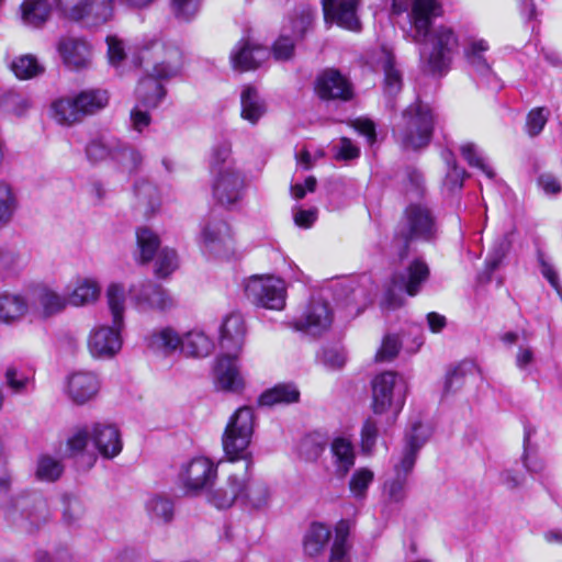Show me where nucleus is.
<instances>
[{
  "label": "nucleus",
  "mask_w": 562,
  "mask_h": 562,
  "mask_svg": "<svg viewBox=\"0 0 562 562\" xmlns=\"http://www.w3.org/2000/svg\"><path fill=\"white\" fill-rule=\"evenodd\" d=\"M255 429V414L250 406H241L231 416L222 442L229 462L243 461V473L232 472L225 486L210 493V502L217 508H228L236 501L254 509L269 505L270 491L262 482L250 481L252 468L251 453L248 451Z\"/></svg>",
  "instance_id": "obj_1"
},
{
  "label": "nucleus",
  "mask_w": 562,
  "mask_h": 562,
  "mask_svg": "<svg viewBox=\"0 0 562 562\" xmlns=\"http://www.w3.org/2000/svg\"><path fill=\"white\" fill-rule=\"evenodd\" d=\"M106 304L112 317V325H99L91 329L88 337V349L93 358H113L122 348V330L124 329L125 288L121 283H110L106 292Z\"/></svg>",
  "instance_id": "obj_2"
},
{
  "label": "nucleus",
  "mask_w": 562,
  "mask_h": 562,
  "mask_svg": "<svg viewBox=\"0 0 562 562\" xmlns=\"http://www.w3.org/2000/svg\"><path fill=\"white\" fill-rule=\"evenodd\" d=\"M419 52L422 65L432 75H446L460 52V35L452 25L439 24L428 31Z\"/></svg>",
  "instance_id": "obj_3"
},
{
  "label": "nucleus",
  "mask_w": 562,
  "mask_h": 562,
  "mask_svg": "<svg viewBox=\"0 0 562 562\" xmlns=\"http://www.w3.org/2000/svg\"><path fill=\"white\" fill-rule=\"evenodd\" d=\"M439 235V226L432 211L422 203L409 204L397 225L393 247L402 259L408 255L409 244L414 240L434 243Z\"/></svg>",
  "instance_id": "obj_4"
},
{
  "label": "nucleus",
  "mask_w": 562,
  "mask_h": 562,
  "mask_svg": "<svg viewBox=\"0 0 562 562\" xmlns=\"http://www.w3.org/2000/svg\"><path fill=\"white\" fill-rule=\"evenodd\" d=\"M10 484L8 474L0 477V505L5 518L27 531L46 522L50 516L46 499L36 493L9 497Z\"/></svg>",
  "instance_id": "obj_5"
},
{
  "label": "nucleus",
  "mask_w": 562,
  "mask_h": 562,
  "mask_svg": "<svg viewBox=\"0 0 562 562\" xmlns=\"http://www.w3.org/2000/svg\"><path fill=\"white\" fill-rule=\"evenodd\" d=\"M435 114L430 106L420 101L409 104L394 125L393 134L406 150L426 147L432 137Z\"/></svg>",
  "instance_id": "obj_6"
},
{
  "label": "nucleus",
  "mask_w": 562,
  "mask_h": 562,
  "mask_svg": "<svg viewBox=\"0 0 562 562\" xmlns=\"http://www.w3.org/2000/svg\"><path fill=\"white\" fill-rule=\"evenodd\" d=\"M429 435V429L422 422L414 420L409 424L401 459L394 464V477L384 484V492L390 502L401 503L405 499L407 477L413 471L418 451L425 445Z\"/></svg>",
  "instance_id": "obj_7"
},
{
  "label": "nucleus",
  "mask_w": 562,
  "mask_h": 562,
  "mask_svg": "<svg viewBox=\"0 0 562 562\" xmlns=\"http://www.w3.org/2000/svg\"><path fill=\"white\" fill-rule=\"evenodd\" d=\"M108 102L109 95L105 90H83L76 95L55 100L50 105L52 117L59 125L70 126L102 110Z\"/></svg>",
  "instance_id": "obj_8"
},
{
  "label": "nucleus",
  "mask_w": 562,
  "mask_h": 562,
  "mask_svg": "<svg viewBox=\"0 0 562 562\" xmlns=\"http://www.w3.org/2000/svg\"><path fill=\"white\" fill-rule=\"evenodd\" d=\"M135 64L156 78L169 79L180 72L182 53L177 45L154 38L139 47Z\"/></svg>",
  "instance_id": "obj_9"
},
{
  "label": "nucleus",
  "mask_w": 562,
  "mask_h": 562,
  "mask_svg": "<svg viewBox=\"0 0 562 562\" xmlns=\"http://www.w3.org/2000/svg\"><path fill=\"white\" fill-rule=\"evenodd\" d=\"M407 390L406 381L397 373L386 371L378 374L372 380L373 413L376 415L390 413L392 422H395L405 405Z\"/></svg>",
  "instance_id": "obj_10"
},
{
  "label": "nucleus",
  "mask_w": 562,
  "mask_h": 562,
  "mask_svg": "<svg viewBox=\"0 0 562 562\" xmlns=\"http://www.w3.org/2000/svg\"><path fill=\"white\" fill-rule=\"evenodd\" d=\"M392 10L396 14L407 13V37L414 43H422L434 27V21L443 14L442 4L438 0H393Z\"/></svg>",
  "instance_id": "obj_11"
},
{
  "label": "nucleus",
  "mask_w": 562,
  "mask_h": 562,
  "mask_svg": "<svg viewBox=\"0 0 562 562\" xmlns=\"http://www.w3.org/2000/svg\"><path fill=\"white\" fill-rule=\"evenodd\" d=\"M56 10L86 27H99L113 19L114 0H55Z\"/></svg>",
  "instance_id": "obj_12"
},
{
  "label": "nucleus",
  "mask_w": 562,
  "mask_h": 562,
  "mask_svg": "<svg viewBox=\"0 0 562 562\" xmlns=\"http://www.w3.org/2000/svg\"><path fill=\"white\" fill-rule=\"evenodd\" d=\"M245 294L252 304L263 308L280 311L285 306V284L273 276L250 277L245 284Z\"/></svg>",
  "instance_id": "obj_13"
},
{
  "label": "nucleus",
  "mask_w": 562,
  "mask_h": 562,
  "mask_svg": "<svg viewBox=\"0 0 562 562\" xmlns=\"http://www.w3.org/2000/svg\"><path fill=\"white\" fill-rule=\"evenodd\" d=\"M490 44L486 40L476 36H469L463 44V58L471 75L481 83L491 89L502 87L498 77L486 57Z\"/></svg>",
  "instance_id": "obj_14"
},
{
  "label": "nucleus",
  "mask_w": 562,
  "mask_h": 562,
  "mask_svg": "<svg viewBox=\"0 0 562 562\" xmlns=\"http://www.w3.org/2000/svg\"><path fill=\"white\" fill-rule=\"evenodd\" d=\"M333 319L329 303L317 295L311 297L301 315L292 322V327L311 336H321L330 328Z\"/></svg>",
  "instance_id": "obj_15"
},
{
  "label": "nucleus",
  "mask_w": 562,
  "mask_h": 562,
  "mask_svg": "<svg viewBox=\"0 0 562 562\" xmlns=\"http://www.w3.org/2000/svg\"><path fill=\"white\" fill-rule=\"evenodd\" d=\"M246 189V176L237 166H228L214 175L213 195L224 206L237 205L244 199Z\"/></svg>",
  "instance_id": "obj_16"
},
{
  "label": "nucleus",
  "mask_w": 562,
  "mask_h": 562,
  "mask_svg": "<svg viewBox=\"0 0 562 562\" xmlns=\"http://www.w3.org/2000/svg\"><path fill=\"white\" fill-rule=\"evenodd\" d=\"M198 243L204 252L223 256L233 249V235L229 225L222 218L210 215L201 223Z\"/></svg>",
  "instance_id": "obj_17"
},
{
  "label": "nucleus",
  "mask_w": 562,
  "mask_h": 562,
  "mask_svg": "<svg viewBox=\"0 0 562 562\" xmlns=\"http://www.w3.org/2000/svg\"><path fill=\"white\" fill-rule=\"evenodd\" d=\"M216 470L209 458L195 457L182 465L179 480L187 493L195 495L213 483Z\"/></svg>",
  "instance_id": "obj_18"
},
{
  "label": "nucleus",
  "mask_w": 562,
  "mask_h": 562,
  "mask_svg": "<svg viewBox=\"0 0 562 562\" xmlns=\"http://www.w3.org/2000/svg\"><path fill=\"white\" fill-rule=\"evenodd\" d=\"M360 0H322L324 21L337 24L349 31H359L360 21L357 14Z\"/></svg>",
  "instance_id": "obj_19"
},
{
  "label": "nucleus",
  "mask_w": 562,
  "mask_h": 562,
  "mask_svg": "<svg viewBox=\"0 0 562 562\" xmlns=\"http://www.w3.org/2000/svg\"><path fill=\"white\" fill-rule=\"evenodd\" d=\"M315 91L324 100L348 101L353 95L349 79L334 68H327L317 76Z\"/></svg>",
  "instance_id": "obj_20"
},
{
  "label": "nucleus",
  "mask_w": 562,
  "mask_h": 562,
  "mask_svg": "<svg viewBox=\"0 0 562 562\" xmlns=\"http://www.w3.org/2000/svg\"><path fill=\"white\" fill-rule=\"evenodd\" d=\"M238 353L223 352L214 366V383L217 390L239 393L245 381L237 364Z\"/></svg>",
  "instance_id": "obj_21"
},
{
  "label": "nucleus",
  "mask_w": 562,
  "mask_h": 562,
  "mask_svg": "<svg viewBox=\"0 0 562 562\" xmlns=\"http://www.w3.org/2000/svg\"><path fill=\"white\" fill-rule=\"evenodd\" d=\"M132 299L139 311H166L173 306L169 293L158 284L144 282L130 289Z\"/></svg>",
  "instance_id": "obj_22"
},
{
  "label": "nucleus",
  "mask_w": 562,
  "mask_h": 562,
  "mask_svg": "<svg viewBox=\"0 0 562 562\" xmlns=\"http://www.w3.org/2000/svg\"><path fill=\"white\" fill-rule=\"evenodd\" d=\"M270 56L267 47L250 40L239 41L231 53V61L235 69L245 71L260 67Z\"/></svg>",
  "instance_id": "obj_23"
},
{
  "label": "nucleus",
  "mask_w": 562,
  "mask_h": 562,
  "mask_svg": "<svg viewBox=\"0 0 562 562\" xmlns=\"http://www.w3.org/2000/svg\"><path fill=\"white\" fill-rule=\"evenodd\" d=\"M57 49L64 64L71 69L80 70L91 63V45L85 38L64 37Z\"/></svg>",
  "instance_id": "obj_24"
},
{
  "label": "nucleus",
  "mask_w": 562,
  "mask_h": 562,
  "mask_svg": "<svg viewBox=\"0 0 562 562\" xmlns=\"http://www.w3.org/2000/svg\"><path fill=\"white\" fill-rule=\"evenodd\" d=\"M429 274L430 270L426 261L417 258L411 261L402 272L394 274L393 284L408 295L415 296L420 292Z\"/></svg>",
  "instance_id": "obj_25"
},
{
  "label": "nucleus",
  "mask_w": 562,
  "mask_h": 562,
  "mask_svg": "<svg viewBox=\"0 0 562 562\" xmlns=\"http://www.w3.org/2000/svg\"><path fill=\"white\" fill-rule=\"evenodd\" d=\"M100 389V381L98 376L88 371H78L68 376L67 394L70 400L79 405H82L98 394Z\"/></svg>",
  "instance_id": "obj_26"
},
{
  "label": "nucleus",
  "mask_w": 562,
  "mask_h": 562,
  "mask_svg": "<svg viewBox=\"0 0 562 562\" xmlns=\"http://www.w3.org/2000/svg\"><path fill=\"white\" fill-rule=\"evenodd\" d=\"M245 322L240 314L232 313L221 327L220 346L223 352L239 353L245 340Z\"/></svg>",
  "instance_id": "obj_27"
},
{
  "label": "nucleus",
  "mask_w": 562,
  "mask_h": 562,
  "mask_svg": "<svg viewBox=\"0 0 562 562\" xmlns=\"http://www.w3.org/2000/svg\"><path fill=\"white\" fill-rule=\"evenodd\" d=\"M91 439L103 458L113 459L122 451L121 435L114 425L94 424L91 430Z\"/></svg>",
  "instance_id": "obj_28"
},
{
  "label": "nucleus",
  "mask_w": 562,
  "mask_h": 562,
  "mask_svg": "<svg viewBox=\"0 0 562 562\" xmlns=\"http://www.w3.org/2000/svg\"><path fill=\"white\" fill-rule=\"evenodd\" d=\"M266 112L267 104L259 91L254 86H244L240 92L241 119L256 125Z\"/></svg>",
  "instance_id": "obj_29"
},
{
  "label": "nucleus",
  "mask_w": 562,
  "mask_h": 562,
  "mask_svg": "<svg viewBox=\"0 0 562 562\" xmlns=\"http://www.w3.org/2000/svg\"><path fill=\"white\" fill-rule=\"evenodd\" d=\"M27 299L15 292L0 293V322L3 324H14L22 319L29 312Z\"/></svg>",
  "instance_id": "obj_30"
},
{
  "label": "nucleus",
  "mask_w": 562,
  "mask_h": 562,
  "mask_svg": "<svg viewBox=\"0 0 562 562\" xmlns=\"http://www.w3.org/2000/svg\"><path fill=\"white\" fill-rule=\"evenodd\" d=\"M333 464L338 477H345L356 462V452L352 442L345 437H336L330 443Z\"/></svg>",
  "instance_id": "obj_31"
},
{
  "label": "nucleus",
  "mask_w": 562,
  "mask_h": 562,
  "mask_svg": "<svg viewBox=\"0 0 562 562\" xmlns=\"http://www.w3.org/2000/svg\"><path fill=\"white\" fill-rule=\"evenodd\" d=\"M160 79L148 72V76L139 80L136 88L138 105L144 109H155L159 105L166 95V90L159 82Z\"/></svg>",
  "instance_id": "obj_32"
},
{
  "label": "nucleus",
  "mask_w": 562,
  "mask_h": 562,
  "mask_svg": "<svg viewBox=\"0 0 562 562\" xmlns=\"http://www.w3.org/2000/svg\"><path fill=\"white\" fill-rule=\"evenodd\" d=\"M101 293L99 282L93 278H78L75 286L68 294V302L72 306H85L98 301Z\"/></svg>",
  "instance_id": "obj_33"
},
{
  "label": "nucleus",
  "mask_w": 562,
  "mask_h": 562,
  "mask_svg": "<svg viewBox=\"0 0 562 562\" xmlns=\"http://www.w3.org/2000/svg\"><path fill=\"white\" fill-rule=\"evenodd\" d=\"M213 349V341L201 330H191L181 336L180 351L189 357H206Z\"/></svg>",
  "instance_id": "obj_34"
},
{
  "label": "nucleus",
  "mask_w": 562,
  "mask_h": 562,
  "mask_svg": "<svg viewBox=\"0 0 562 562\" xmlns=\"http://www.w3.org/2000/svg\"><path fill=\"white\" fill-rule=\"evenodd\" d=\"M300 392L294 384L280 383L265 391L258 398L260 406H273L277 404H291L297 402Z\"/></svg>",
  "instance_id": "obj_35"
},
{
  "label": "nucleus",
  "mask_w": 562,
  "mask_h": 562,
  "mask_svg": "<svg viewBox=\"0 0 562 562\" xmlns=\"http://www.w3.org/2000/svg\"><path fill=\"white\" fill-rule=\"evenodd\" d=\"M148 347L156 352L169 356L180 349L181 336L170 327L153 331L147 339Z\"/></svg>",
  "instance_id": "obj_36"
},
{
  "label": "nucleus",
  "mask_w": 562,
  "mask_h": 562,
  "mask_svg": "<svg viewBox=\"0 0 562 562\" xmlns=\"http://www.w3.org/2000/svg\"><path fill=\"white\" fill-rule=\"evenodd\" d=\"M52 8L47 0H24L21 4V18L32 27L42 26L50 16Z\"/></svg>",
  "instance_id": "obj_37"
},
{
  "label": "nucleus",
  "mask_w": 562,
  "mask_h": 562,
  "mask_svg": "<svg viewBox=\"0 0 562 562\" xmlns=\"http://www.w3.org/2000/svg\"><path fill=\"white\" fill-rule=\"evenodd\" d=\"M380 65L384 74V93L392 97L397 94L403 86L402 72L395 65V58L391 52L383 50Z\"/></svg>",
  "instance_id": "obj_38"
},
{
  "label": "nucleus",
  "mask_w": 562,
  "mask_h": 562,
  "mask_svg": "<svg viewBox=\"0 0 562 562\" xmlns=\"http://www.w3.org/2000/svg\"><path fill=\"white\" fill-rule=\"evenodd\" d=\"M34 295L42 308V314L45 317H49L61 312L69 303L68 297L57 293L46 285L37 286Z\"/></svg>",
  "instance_id": "obj_39"
},
{
  "label": "nucleus",
  "mask_w": 562,
  "mask_h": 562,
  "mask_svg": "<svg viewBox=\"0 0 562 562\" xmlns=\"http://www.w3.org/2000/svg\"><path fill=\"white\" fill-rule=\"evenodd\" d=\"M19 205V199L13 188L5 181H0V228L11 223Z\"/></svg>",
  "instance_id": "obj_40"
},
{
  "label": "nucleus",
  "mask_w": 562,
  "mask_h": 562,
  "mask_svg": "<svg viewBox=\"0 0 562 562\" xmlns=\"http://www.w3.org/2000/svg\"><path fill=\"white\" fill-rule=\"evenodd\" d=\"M116 146L115 138L91 139L85 148L86 157L91 164H99L108 158L113 160Z\"/></svg>",
  "instance_id": "obj_41"
},
{
  "label": "nucleus",
  "mask_w": 562,
  "mask_h": 562,
  "mask_svg": "<svg viewBox=\"0 0 562 562\" xmlns=\"http://www.w3.org/2000/svg\"><path fill=\"white\" fill-rule=\"evenodd\" d=\"M334 296L337 301H345L346 306H358L360 303L359 297L364 296V291L359 286V283L353 279H344L333 284ZM360 308L357 307V314Z\"/></svg>",
  "instance_id": "obj_42"
},
{
  "label": "nucleus",
  "mask_w": 562,
  "mask_h": 562,
  "mask_svg": "<svg viewBox=\"0 0 562 562\" xmlns=\"http://www.w3.org/2000/svg\"><path fill=\"white\" fill-rule=\"evenodd\" d=\"M329 538L330 531L325 525L312 524L304 537V551L311 557L317 555L325 548Z\"/></svg>",
  "instance_id": "obj_43"
},
{
  "label": "nucleus",
  "mask_w": 562,
  "mask_h": 562,
  "mask_svg": "<svg viewBox=\"0 0 562 562\" xmlns=\"http://www.w3.org/2000/svg\"><path fill=\"white\" fill-rule=\"evenodd\" d=\"M137 247L139 250V260L142 263L149 262L160 246L158 235L148 227H139L136 231Z\"/></svg>",
  "instance_id": "obj_44"
},
{
  "label": "nucleus",
  "mask_w": 562,
  "mask_h": 562,
  "mask_svg": "<svg viewBox=\"0 0 562 562\" xmlns=\"http://www.w3.org/2000/svg\"><path fill=\"white\" fill-rule=\"evenodd\" d=\"M134 192L139 205L144 206L146 214H153L160 205V195L156 186L147 180L135 183Z\"/></svg>",
  "instance_id": "obj_45"
},
{
  "label": "nucleus",
  "mask_w": 562,
  "mask_h": 562,
  "mask_svg": "<svg viewBox=\"0 0 562 562\" xmlns=\"http://www.w3.org/2000/svg\"><path fill=\"white\" fill-rule=\"evenodd\" d=\"M10 68L16 78L23 80L32 79L44 72V67L32 54H25L15 57L11 61Z\"/></svg>",
  "instance_id": "obj_46"
},
{
  "label": "nucleus",
  "mask_w": 562,
  "mask_h": 562,
  "mask_svg": "<svg viewBox=\"0 0 562 562\" xmlns=\"http://www.w3.org/2000/svg\"><path fill=\"white\" fill-rule=\"evenodd\" d=\"M350 532L349 522L340 520L335 528V539L330 552L331 562H349L348 551L350 546L348 537Z\"/></svg>",
  "instance_id": "obj_47"
},
{
  "label": "nucleus",
  "mask_w": 562,
  "mask_h": 562,
  "mask_svg": "<svg viewBox=\"0 0 562 562\" xmlns=\"http://www.w3.org/2000/svg\"><path fill=\"white\" fill-rule=\"evenodd\" d=\"M146 510L151 520L166 524L172 520L175 507L170 498L155 495L147 501Z\"/></svg>",
  "instance_id": "obj_48"
},
{
  "label": "nucleus",
  "mask_w": 562,
  "mask_h": 562,
  "mask_svg": "<svg viewBox=\"0 0 562 562\" xmlns=\"http://www.w3.org/2000/svg\"><path fill=\"white\" fill-rule=\"evenodd\" d=\"M113 161H115L123 171L132 173L142 165L143 156L135 148L128 147L117 139Z\"/></svg>",
  "instance_id": "obj_49"
},
{
  "label": "nucleus",
  "mask_w": 562,
  "mask_h": 562,
  "mask_svg": "<svg viewBox=\"0 0 562 562\" xmlns=\"http://www.w3.org/2000/svg\"><path fill=\"white\" fill-rule=\"evenodd\" d=\"M374 480V473L368 468L357 469L350 476L348 486L350 494L357 501L367 498L368 490Z\"/></svg>",
  "instance_id": "obj_50"
},
{
  "label": "nucleus",
  "mask_w": 562,
  "mask_h": 562,
  "mask_svg": "<svg viewBox=\"0 0 562 562\" xmlns=\"http://www.w3.org/2000/svg\"><path fill=\"white\" fill-rule=\"evenodd\" d=\"M325 447L326 441L322 436L307 435L301 440L299 452L305 461L315 462L324 452Z\"/></svg>",
  "instance_id": "obj_51"
},
{
  "label": "nucleus",
  "mask_w": 562,
  "mask_h": 562,
  "mask_svg": "<svg viewBox=\"0 0 562 562\" xmlns=\"http://www.w3.org/2000/svg\"><path fill=\"white\" fill-rule=\"evenodd\" d=\"M64 467L59 460L50 456H42L37 461L36 477L41 481L54 482L61 475Z\"/></svg>",
  "instance_id": "obj_52"
},
{
  "label": "nucleus",
  "mask_w": 562,
  "mask_h": 562,
  "mask_svg": "<svg viewBox=\"0 0 562 562\" xmlns=\"http://www.w3.org/2000/svg\"><path fill=\"white\" fill-rule=\"evenodd\" d=\"M460 151L469 166L480 169L490 179L494 177L493 169L485 162L482 151L475 144L465 143L461 145Z\"/></svg>",
  "instance_id": "obj_53"
},
{
  "label": "nucleus",
  "mask_w": 562,
  "mask_h": 562,
  "mask_svg": "<svg viewBox=\"0 0 562 562\" xmlns=\"http://www.w3.org/2000/svg\"><path fill=\"white\" fill-rule=\"evenodd\" d=\"M210 166L214 175L218 173L221 170L228 166H236L232 157V147L229 143L223 142L213 147Z\"/></svg>",
  "instance_id": "obj_54"
},
{
  "label": "nucleus",
  "mask_w": 562,
  "mask_h": 562,
  "mask_svg": "<svg viewBox=\"0 0 562 562\" xmlns=\"http://www.w3.org/2000/svg\"><path fill=\"white\" fill-rule=\"evenodd\" d=\"M452 158H453L452 153L447 151L445 154V159L448 165V171H447L446 178L443 180V186L451 193H453L462 188L463 181H464V178L467 175L465 170L458 167L456 161Z\"/></svg>",
  "instance_id": "obj_55"
},
{
  "label": "nucleus",
  "mask_w": 562,
  "mask_h": 562,
  "mask_svg": "<svg viewBox=\"0 0 562 562\" xmlns=\"http://www.w3.org/2000/svg\"><path fill=\"white\" fill-rule=\"evenodd\" d=\"M178 268V256L173 249L161 248L156 258L155 273L159 278H166Z\"/></svg>",
  "instance_id": "obj_56"
},
{
  "label": "nucleus",
  "mask_w": 562,
  "mask_h": 562,
  "mask_svg": "<svg viewBox=\"0 0 562 562\" xmlns=\"http://www.w3.org/2000/svg\"><path fill=\"white\" fill-rule=\"evenodd\" d=\"M379 438L376 420L369 417L364 420L360 430V448L363 454H371Z\"/></svg>",
  "instance_id": "obj_57"
},
{
  "label": "nucleus",
  "mask_w": 562,
  "mask_h": 562,
  "mask_svg": "<svg viewBox=\"0 0 562 562\" xmlns=\"http://www.w3.org/2000/svg\"><path fill=\"white\" fill-rule=\"evenodd\" d=\"M525 469L530 474H542L546 470V462L536 449L530 448L529 437L525 436L524 454L521 457Z\"/></svg>",
  "instance_id": "obj_58"
},
{
  "label": "nucleus",
  "mask_w": 562,
  "mask_h": 562,
  "mask_svg": "<svg viewBox=\"0 0 562 562\" xmlns=\"http://www.w3.org/2000/svg\"><path fill=\"white\" fill-rule=\"evenodd\" d=\"M202 0H171V10L178 20L189 22L200 11Z\"/></svg>",
  "instance_id": "obj_59"
},
{
  "label": "nucleus",
  "mask_w": 562,
  "mask_h": 562,
  "mask_svg": "<svg viewBox=\"0 0 562 562\" xmlns=\"http://www.w3.org/2000/svg\"><path fill=\"white\" fill-rule=\"evenodd\" d=\"M5 381L9 389L16 394L25 393L32 386L33 381L15 368H8L5 371Z\"/></svg>",
  "instance_id": "obj_60"
},
{
  "label": "nucleus",
  "mask_w": 562,
  "mask_h": 562,
  "mask_svg": "<svg viewBox=\"0 0 562 562\" xmlns=\"http://www.w3.org/2000/svg\"><path fill=\"white\" fill-rule=\"evenodd\" d=\"M549 112L544 108L532 109L526 120V131L529 136L539 135L548 122Z\"/></svg>",
  "instance_id": "obj_61"
},
{
  "label": "nucleus",
  "mask_w": 562,
  "mask_h": 562,
  "mask_svg": "<svg viewBox=\"0 0 562 562\" xmlns=\"http://www.w3.org/2000/svg\"><path fill=\"white\" fill-rule=\"evenodd\" d=\"M106 44L110 65L115 68H120L126 58L123 41L115 35H110L106 37Z\"/></svg>",
  "instance_id": "obj_62"
},
{
  "label": "nucleus",
  "mask_w": 562,
  "mask_h": 562,
  "mask_svg": "<svg viewBox=\"0 0 562 562\" xmlns=\"http://www.w3.org/2000/svg\"><path fill=\"white\" fill-rule=\"evenodd\" d=\"M333 151L336 160L348 161L360 156V148L347 137H341L339 142L333 146Z\"/></svg>",
  "instance_id": "obj_63"
},
{
  "label": "nucleus",
  "mask_w": 562,
  "mask_h": 562,
  "mask_svg": "<svg viewBox=\"0 0 562 562\" xmlns=\"http://www.w3.org/2000/svg\"><path fill=\"white\" fill-rule=\"evenodd\" d=\"M538 262L540 266L541 274L548 280L550 285L558 292L562 299V286L560 284L559 276L553 265L549 261L547 256L538 250Z\"/></svg>",
  "instance_id": "obj_64"
}]
</instances>
